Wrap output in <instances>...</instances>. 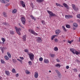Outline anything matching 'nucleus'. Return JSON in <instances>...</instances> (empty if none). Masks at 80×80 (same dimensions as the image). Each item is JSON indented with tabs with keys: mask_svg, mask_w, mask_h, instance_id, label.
<instances>
[{
	"mask_svg": "<svg viewBox=\"0 0 80 80\" xmlns=\"http://www.w3.org/2000/svg\"><path fill=\"white\" fill-rule=\"evenodd\" d=\"M12 72L13 73H16V71H15V69L14 68L12 70Z\"/></svg>",
	"mask_w": 80,
	"mask_h": 80,
	"instance_id": "72a5a7b5",
	"label": "nucleus"
},
{
	"mask_svg": "<svg viewBox=\"0 0 80 80\" xmlns=\"http://www.w3.org/2000/svg\"><path fill=\"white\" fill-rule=\"evenodd\" d=\"M60 32L61 30L59 29L56 30L55 31L56 34L57 35H59Z\"/></svg>",
	"mask_w": 80,
	"mask_h": 80,
	"instance_id": "9d476101",
	"label": "nucleus"
},
{
	"mask_svg": "<svg viewBox=\"0 0 80 80\" xmlns=\"http://www.w3.org/2000/svg\"><path fill=\"white\" fill-rule=\"evenodd\" d=\"M54 50L55 51L57 52L58 50V47H54Z\"/></svg>",
	"mask_w": 80,
	"mask_h": 80,
	"instance_id": "a878e982",
	"label": "nucleus"
},
{
	"mask_svg": "<svg viewBox=\"0 0 80 80\" xmlns=\"http://www.w3.org/2000/svg\"><path fill=\"white\" fill-rule=\"evenodd\" d=\"M42 24H43V25H44L45 24V22L44 21V20H42Z\"/></svg>",
	"mask_w": 80,
	"mask_h": 80,
	"instance_id": "3c124183",
	"label": "nucleus"
},
{
	"mask_svg": "<svg viewBox=\"0 0 80 80\" xmlns=\"http://www.w3.org/2000/svg\"><path fill=\"white\" fill-rule=\"evenodd\" d=\"M56 4L57 6H59V7H63V6L61 5L60 4H59L57 3H56Z\"/></svg>",
	"mask_w": 80,
	"mask_h": 80,
	"instance_id": "6ab92c4d",
	"label": "nucleus"
},
{
	"mask_svg": "<svg viewBox=\"0 0 80 80\" xmlns=\"http://www.w3.org/2000/svg\"><path fill=\"white\" fill-rule=\"evenodd\" d=\"M73 25L74 26V27L76 28L78 27V24L76 23H73Z\"/></svg>",
	"mask_w": 80,
	"mask_h": 80,
	"instance_id": "cd10ccee",
	"label": "nucleus"
},
{
	"mask_svg": "<svg viewBox=\"0 0 80 80\" xmlns=\"http://www.w3.org/2000/svg\"><path fill=\"white\" fill-rule=\"evenodd\" d=\"M6 1L8 2H10V1L9 0H6ZM5 0H2V2H1V3L5 4Z\"/></svg>",
	"mask_w": 80,
	"mask_h": 80,
	"instance_id": "412c9836",
	"label": "nucleus"
},
{
	"mask_svg": "<svg viewBox=\"0 0 80 80\" xmlns=\"http://www.w3.org/2000/svg\"><path fill=\"white\" fill-rule=\"evenodd\" d=\"M21 4L22 5V6L23 8H25L26 6L25 3L23 2L22 1H20Z\"/></svg>",
	"mask_w": 80,
	"mask_h": 80,
	"instance_id": "4468645a",
	"label": "nucleus"
},
{
	"mask_svg": "<svg viewBox=\"0 0 80 80\" xmlns=\"http://www.w3.org/2000/svg\"><path fill=\"white\" fill-rule=\"evenodd\" d=\"M10 34L12 35L14 34V31H11L10 32Z\"/></svg>",
	"mask_w": 80,
	"mask_h": 80,
	"instance_id": "e433bc0d",
	"label": "nucleus"
},
{
	"mask_svg": "<svg viewBox=\"0 0 80 80\" xmlns=\"http://www.w3.org/2000/svg\"><path fill=\"white\" fill-rule=\"evenodd\" d=\"M77 18L80 19V14H78L77 15Z\"/></svg>",
	"mask_w": 80,
	"mask_h": 80,
	"instance_id": "c03bdc74",
	"label": "nucleus"
},
{
	"mask_svg": "<svg viewBox=\"0 0 80 80\" xmlns=\"http://www.w3.org/2000/svg\"><path fill=\"white\" fill-rule=\"evenodd\" d=\"M25 73L27 75L30 74V72H29V71L27 70H26L25 71Z\"/></svg>",
	"mask_w": 80,
	"mask_h": 80,
	"instance_id": "7c9ffc66",
	"label": "nucleus"
},
{
	"mask_svg": "<svg viewBox=\"0 0 80 80\" xmlns=\"http://www.w3.org/2000/svg\"><path fill=\"white\" fill-rule=\"evenodd\" d=\"M26 35H25L22 37V40L23 41H26Z\"/></svg>",
	"mask_w": 80,
	"mask_h": 80,
	"instance_id": "ddd939ff",
	"label": "nucleus"
},
{
	"mask_svg": "<svg viewBox=\"0 0 80 80\" xmlns=\"http://www.w3.org/2000/svg\"><path fill=\"white\" fill-rule=\"evenodd\" d=\"M36 28H37V29H39V30H40V28H38V27H37Z\"/></svg>",
	"mask_w": 80,
	"mask_h": 80,
	"instance_id": "052dcab7",
	"label": "nucleus"
},
{
	"mask_svg": "<svg viewBox=\"0 0 80 80\" xmlns=\"http://www.w3.org/2000/svg\"><path fill=\"white\" fill-rule=\"evenodd\" d=\"M78 77H79V78H80V74L79 75Z\"/></svg>",
	"mask_w": 80,
	"mask_h": 80,
	"instance_id": "0e129e2a",
	"label": "nucleus"
},
{
	"mask_svg": "<svg viewBox=\"0 0 80 80\" xmlns=\"http://www.w3.org/2000/svg\"><path fill=\"white\" fill-rule=\"evenodd\" d=\"M62 28L63 29V30L65 31V32H67V30L65 29V28L63 26H62Z\"/></svg>",
	"mask_w": 80,
	"mask_h": 80,
	"instance_id": "4c0bfd02",
	"label": "nucleus"
},
{
	"mask_svg": "<svg viewBox=\"0 0 80 80\" xmlns=\"http://www.w3.org/2000/svg\"><path fill=\"white\" fill-rule=\"evenodd\" d=\"M7 54L9 58H11V54L9 52H7Z\"/></svg>",
	"mask_w": 80,
	"mask_h": 80,
	"instance_id": "c85d7f7f",
	"label": "nucleus"
},
{
	"mask_svg": "<svg viewBox=\"0 0 80 80\" xmlns=\"http://www.w3.org/2000/svg\"><path fill=\"white\" fill-rule=\"evenodd\" d=\"M17 60L18 61H19L21 64H22V60H21V59H17Z\"/></svg>",
	"mask_w": 80,
	"mask_h": 80,
	"instance_id": "f704fd0d",
	"label": "nucleus"
},
{
	"mask_svg": "<svg viewBox=\"0 0 80 80\" xmlns=\"http://www.w3.org/2000/svg\"><path fill=\"white\" fill-rule=\"evenodd\" d=\"M73 30H75L76 29V28L74 27V28H73Z\"/></svg>",
	"mask_w": 80,
	"mask_h": 80,
	"instance_id": "bf43d9fd",
	"label": "nucleus"
},
{
	"mask_svg": "<svg viewBox=\"0 0 80 80\" xmlns=\"http://www.w3.org/2000/svg\"><path fill=\"white\" fill-rule=\"evenodd\" d=\"M47 12L49 14V15L51 16L56 17L57 16L55 14V13H53L52 11L48 10Z\"/></svg>",
	"mask_w": 80,
	"mask_h": 80,
	"instance_id": "20e7f679",
	"label": "nucleus"
},
{
	"mask_svg": "<svg viewBox=\"0 0 80 80\" xmlns=\"http://www.w3.org/2000/svg\"><path fill=\"white\" fill-rule=\"evenodd\" d=\"M75 54L76 55H78L80 53V52H78V51H76V52H75Z\"/></svg>",
	"mask_w": 80,
	"mask_h": 80,
	"instance_id": "79ce46f5",
	"label": "nucleus"
},
{
	"mask_svg": "<svg viewBox=\"0 0 80 80\" xmlns=\"http://www.w3.org/2000/svg\"><path fill=\"white\" fill-rule=\"evenodd\" d=\"M55 67L60 68L61 67V65L60 64H57L55 66Z\"/></svg>",
	"mask_w": 80,
	"mask_h": 80,
	"instance_id": "bb28decb",
	"label": "nucleus"
},
{
	"mask_svg": "<svg viewBox=\"0 0 80 80\" xmlns=\"http://www.w3.org/2000/svg\"><path fill=\"white\" fill-rule=\"evenodd\" d=\"M28 55L30 60L33 61L34 59V57L33 54H32V53H30Z\"/></svg>",
	"mask_w": 80,
	"mask_h": 80,
	"instance_id": "7ed1b4c3",
	"label": "nucleus"
},
{
	"mask_svg": "<svg viewBox=\"0 0 80 80\" xmlns=\"http://www.w3.org/2000/svg\"><path fill=\"white\" fill-rule=\"evenodd\" d=\"M54 41L56 42H57L58 41V40L57 38H56L54 39Z\"/></svg>",
	"mask_w": 80,
	"mask_h": 80,
	"instance_id": "8fccbe9b",
	"label": "nucleus"
},
{
	"mask_svg": "<svg viewBox=\"0 0 80 80\" xmlns=\"http://www.w3.org/2000/svg\"><path fill=\"white\" fill-rule=\"evenodd\" d=\"M2 15L4 16V17H7V13L4 12H3L2 13Z\"/></svg>",
	"mask_w": 80,
	"mask_h": 80,
	"instance_id": "a211bd4d",
	"label": "nucleus"
},
{
	"mask_svg": "<svg viewBox=\"0 0 80 80\" xmlns=\"http://www.w3.org/2000/svg\"><path fill=\"white\" fill-rule=\"evenodd\" d=\"M38 73L37 72H35L34 75V78H37L38 77Z\"/></svg>",
	"mask_w": 80,
	"mask_h": 80,
	"instance_id": "f8f14e48",
	"label": "nucleus"
},
{
	"mask_svg": "<svg viewBox=\"0 0 80 80\" xmlns=\"http://www.w3.org/2000/svg\"><path fill=\"white\" fill-rule=\"evenodd\" d=\"M55 71L57 73L58 75L59 76H60L61 75V73L59 72V71L56 70H55Z\"/></svg>",
	"mask_w": 80,
	"mask_h": 80,
	"instance_id": "4be33fe9",
	"label": "nucleus"
},
{
	"mask_svg": "<svg viewBox=\"0 0 80 80\" xmlns=\"http://www.w3.org/2000/svg\"><path fill=\"white\" fill-rule=\"evenodd\" d=\"M30 6L32 8H33L34 7L33 4V3H31L30 4Z\"/></svg>",
	"mask_w": 80,
	"mask_h": 80,
	"instance_id": "a18cd8bd",
	"label": "nucleus"
},
{
	"mask_svg": "<svg viewBox=\"0 0 80 80\" xmlns=\"http://www.w3.org/2000/svg\"><path fill=\"white\" fill-rule=\"evenodd\" d=\"M65 18L67 19H69L73 18L72 15H65Z\"/></svg>",
	"mask_w": 80,
	"mask_h": 80,
	"instance_id": "423d86ee",
	"label": "nucleus"
},
{
	"mask_svg": "<svg viewBox=\"0 0 80 80\" xmlns=\"http://www.w3.org/2000/svg\"><path fill=\"white\" fill-rule=\"evenodd\" d=\"M18 24L19 26L20 27L22 28H23L24 29V27H23L22 25H21L20 23H18Z\"/></svg>",
	"mask_w": 80,
	"mask_h": 80,
	"instance_id": "37998d69",
	"label": "nucleus"
},
{
	"mask_svg": "<svg viewBox=\"0 0 80 80\" xmlns=\"http://www.w3.org/2000/svg\"><path fill=\"white\" fill-rule=\"evenodd\" d=\"M4 49V48L3 47H2L1 48V51L2 53H3L4 52V51H3Z\"/></svg>",
	"mask_w": 80,
	"mask_h": 80,
	"instance_id": "49530a36",
	"label": "nucleus"
},
{
	"mask_svg": "<svg viewBox=\"0 0 80 80\" xmlns=\"http://www.w3.org/2000/svg\"><path fill=\"white\" fill-rule=\"evenodd\" d=\"M79 42H80V37L79 38Z\"/></svg>",
	"mask_w": 80,
	"mask_h": 80,
	"instance_id": "e2e57ef3",
	"label": "nucleus"
},
{
	"mask_svg": "<svg viewBox=\"0 0 80 80\" xmlns=\"http://www.w3.org/2000/svg\"><path fill=\"white\" fill-rule=\"evenodd\" d=\"M66 27L67 28H70V26L68 24L66 25Z\"/></svg>",
	"mask_w": 80,
	"mask_h": 80,
	"instance_id": "a19ab883",
	"label": "nucleus"
},
{
	"mask_svg": "<svg viewBox=\"0 0 80 80\" xmlns=\"http://www.w3.org/2000/svg\"><path fill=\"white\" fill-rule=\"evenodd\" d=\"M72 6L73 9H74V10L75 11H77L78 10V8H77L76 7L75 5V4H72Z\"/></svg>",
	"mask_w": 80,
	"mask_h": 80,
	"instance_id": "1a4fd4ad",
	"label": "nucleus"
},
{
	"mask_svg": "<svg viewBox=\"0 0 80 80\" xmlns=\"http://www.w3.org/2000/svg\"><path fill=\"white\" fill-rule=\"evenodd\" d=\"M49 72H50V73H51V71H49Z\"/></svg>",
	"mask_w": 80,
	"mask_h": 80,
	"instance_id": "774afa93",
	"label": "nucleus"
},
{
	"mask_svg": "<svg viewBox=\"0 0 80 80\" xmlns=\"http://www.w3.org/2000/svg\"><path fill=\"white\" fill-rule=\"evenodd\" d=\"M17 12V9H14L12 11V13L13 14L16 13Z\"/></svg>",
	"mask_w": 80,
	"mask_h": 80,
	"instance_id": "f3484780",
	"label": "nucleus"
},
{
	"mask_svg": "<svg viewBox=\"0 0 80 80\" xmlns=\"http://www.w3.org/2000/svg\"><path fill=\"white\" fill-rule=\"evenodd\" d=\"M28 63L29 65H32V62H31V61H29L28 62Z\"/></svg>",
	"mask_w": 80,
	"mask_h": 80,
	"instance_id": "58836bf2",
	"label": "nucleus"
},
{
	"mask_svg": "<svg viewBox=\"0 0 80 80\" xmlns=\"http://www.w3.org/2000/svg\"><path fill=\"white\" fill-rule=\"evenodd\" d=\"M55 38V37L54 36V35H52V37H51V39L52 40H53L54 39V38Z\"/></svg>",
	"mask_w": 80,
	"mask_h": 80,
	"instance_id": "09e8293b",
	"label": "nucleus"
},
{
	"mask_svg": "<svg viewBox=\"0 0 80 80\" xmlns=\"http://www.w3.org/2000/svg\"><path fill=\"white\" fill-rule=\"evenodd\" d=\"M28 31L30 33H32L35 36H38V34L36 33L32 29H29Z\"/></svg>",
	"mask_w": 80,
	"mask_h": 80,
	"instance_id": "f257e3e1",
	"label": "nucleus"
},
{
	"mask_svg": "<svg viewBox=\"0 0 80 80\" xmlns=\"http://www.w3.org/2000/svg\"><path fill=\"white\" fill-rule=\"evenodd\" d=\"M78 21L80 23V20H79Z\"/></svg>",
	"mask_w": 80,
	"mask_h": 80,
	"instance_id": "338daca9",
	"label": "nucleus"
},
{
	"mask_svg": "<svg viewBox=\"0 0 80 80\" xmlns=\"http://www.w3.org/2000/svg\"><path fill=\"white\" fill-rule=\"evenodd\" d=\"M49 55L52 58H53L55 56V54H49Z\"/></svg>",
	"mask_w": 80,
	"mask_h": 80,
	"instance_id": "c756f323",
	"label": "nucleus"
},
{
	"mask_svg": "<svg viewBox=\"0 0 80 80\" xmlns=\"http://www.w3.org/2000/svg\"><path fill=\"white\" fill-rule=\"evenodd\" d=\"M56 60H57V61L58 62H60V60H59V59H56Z\"/></svg>",
	"mask_w": 80,
	"mask_h": 80,
	"instance_id": "4d7b16f0",
	"label": "nucleus"
},
{
	"mask_svg": "<svg viewBox=\"0 0 80 80\" xmlns=\"http://www.w3.org/2000/svg\"><path fill=\"white\" fill-rule=\"evenodd\" d=\"M70 50L74 54H75V52L76 51V49L73 48H70Z\"/></svg>",
	"mask_w": 80,
	"mask_h": 80,
	"instance_id": "6e6552de",
	"label": "nucleus"
},
{
	"mask_svg": "<svg viewBox=\"0 0 80 80\" xmlns=\"http://www.w3.org/2000/svg\"><path fill=\"white\" fill-rule=\"evenodd\" d=\"M30 17L32 18V19L34 20L35 21H36V18H35L34 17H33L32 15H31Z\"/></svg>",
	"mask_w": 80,
	"mask_h": 80,
	"instance_id": "b1692460",
	"label": "nucleus"
},
{
	"mask_svg": "<svg viewBox=\"0 0 80 80\" xmlns=\"http://www.w3.org/2000/svg\"><path fill=\"white\" fill-rule=\"evenodd\" d=\"M2 0H0V1L1 2H2Z\"/></svg>",
	"mask_w": 80,
	"mask_h": 80,
	"instance_id": "69168bd1",
	"label": "nucleus"
},
{
	"mask_svg": "<svg viewBox=\"0 0 80 80\" xmlns=\"http://www.w3.org/2000/svg\"><path fill=\"white\" fill-rule=\"evenodd\" d=\"M39 61L41 62L43 61V58H40L39 59Z\"/></svg>",
	"mask_w": 80,
	"mask_h": 80,
	"instance_id": "de8ad7c7",
	"label": "nucleus"
},
{
	"mask_svg": "<svg viewBox=\"0 0 80 80\" xmlns=\"http://www.w3.org/2000/svg\"><path fill=\"white\" fill-rule=\"evenodd\" d=\"M54 37H58V36L57 35H54Z\"/></svg>",
	"mask_w": 80,
	"mask_h": 80,
	"instance_id": "680f3d73",
	"label": "nucleus"
},
{
	"mask_svg": "<svg viewBox=\"0 0 80 80\" xmlns=\"http://www.w3.org/2000/svg\"><path fill=\"white\" fill-rule=\"evenodd\" d=\"M19 58L22 60H23L24 59L23 57H19Z\"/></svg>",
	"mask_w": 80,
	"mask_h": 80,
	"instance_id": "603ef678",
	"label": "nucleus"
},
{
	"mask_svg": "<svg viewBox=\"0 0 80 80\" xmlns=\"http://www.w3.org/2000/svg\"><path fill=\"white\" fill-rule=\"evenodd\" d=\"M5 73L8 76H10V73L8 71H6Z\"/></svg>",
	"mask_w": 80,
	"mask_h": 80,
	"instance_id": "dca6fc26",
	"label": "nucleus"
},
{
	"mask_svg": "<svg viewBox=\"0 0 80 80\" xmlns=\"http://www.w3.org/2000/svg\"><path fill=\"white\" fill-rule=\"evenodd\" d=\"M19 76V75L18 74H17L16 75V77H18Z\"/></svg>",
	"mask_w": 80,
	"mask_h": 80,
	"instance_id": "13d9d810",
	"label": "nucleus"
},
{
	"mask_svg": "<svg viewBox=\"0 0 80 80\" xmlns=\"http://www.w3.org/2000/svg\"><path fill=\"white\" fill-rule=\"evenodd\" d=\"M62 5L64 6L67 9H69V8L68 6V5L65 3H63Z\"/></svg>",
	"mask_w": 80,
	"mask_h": 80,
	"instance_id": "9b49d317",
	"label": "nucleus"
},
{
	"mask_svg": "<svg viewBox=\"0 0 80 80\" xmlns=\"http://www.w3.org/2000/svg\"><path fill=\"white\" fill-rule=\"evenodd\" d=\"M12 61L14 63H16L17 62V60L15 59H12Z\"/></svg>",
	"mask_w": 80,
	"mask_h": 80,
	"instance_id": "2f4dec72",
	"label": "nucleus"
},
{
	"mask_svg": "<svg viewBox=\"0 0 80 80\" xmlns=\"http://www.w3.org/2000/svg\"><path fill=\"white\" fill-rule=\"evenodd\" d=\"M3 24L5 25H8V23L5 22H3Z\"/></svg>",
	"mask_w": 80,
	"mask_h": 80,
	"instance_id": "864d4df0",
	"label": "nucleus"
},
{
	"mask_svg": "<svg viewBox=\"0 0 80 80\" xmlns=\"http://www.w3.org/2000/svg\"><path fill=\"white\" fill-rule=\"evenodd\" d=\"M1 62L2 64H5V61H4V60H3V59H1Z\"/></svg>",
	"mask_w": 80,
	"mask_h": 80,
	"instance_id": "5701e85b",
	"label": "nucleus"
},
{
	"mask_svg": "<svg viewBox=\"0 0 80 80\" xmlns=\"http://www.w3.org/2000/svg\"><path fill=\"white\" fill-rule=\"evenodd\" d=\"M37 2L38 3H41L43 2L44 0H36Z\"/></svg>",
	"mask_w": 80,
	"mask_h": 80,
	"instance_id": "aec40b11",
	"label": "nucleus"
},
{
	"mask_svg": "<svg viewBox=\"0 0 80 80\" xmlns=\"http://www.w3.org/2000/svg\"><path fill=\"white\" fill-rule=\"evenodd\" d=\"M24 51L26 52H27V53L28 52V49H24Z\"/></svg>",
	"mask_w": 80,
	"mask_h": 80,
	"instance_id": "ea45409f",
	"label": "nucleus"
},
{
	"mask_svg": "<svg viewBox=\"0 0 80 80\" xmlns=\"http://www.w3.org/2000/svg\"><path fill=\"white\" fill-rule=\"evenodd\" d=\"M1 40L3 42V43L4 44V42H5V38H2Z\"/></svg>",
	"mask_w": 80,
	"mask_h": 80,
	"instance_id": "393cba45",
	"label": "nucleus"
},
{
	"mask_svg": "<svg viewBox=\"0 0 80 80\" xmlns=\"http://www.w3.org/2000/svg\"><path fill=\"white\" fill-rule=\"evenodd\" d=\"M73 70H74V71H75V72H77V69H74Z\"/></svg>",
	"mask_w": 80,
	"mask_h": 80,
	"instance_id": "5fc2aeb1",
	"label": "nucleus"
},
{
	"mask_svg": "<svg viewBox=\"0 0 80 80\" xmlns=\"http://www.w3.org/2000/svg\"><path fill=\"white\" fill-rule=\"evenodd\" d=\"M73 42V40H72L71 41H70L69 40H68V42L70 44H71Z\"/></svg>",
	"mask_w": 80,
	"mask_h": 80,
	"instance_id": "473e14b6",
	"label": "nucleus"
},
{
	"mask_svg": "<svg viewBox=\"0 0 80 80\" xmlns=\"http://www.w3.org/2000/svg\"><path fill=\"white\" fill-rule=\"evenodd\" d=\"M66 69H68L69 68V67L68 66H67L66 67Z\"/></svg>",
	"mask_w": 80,
	"mask_h": 80,
	"instance_id": "6e6d98bb",
	"label": "nucleus"
},
{
	"mask_svg": "<svg viewBox=\"0 0 80 80\" xmlns=\"http://www.w3.org/2000/svg\"><path fill=\"white\" fill-rule=\"evenodd\" d=\"M5 58L6 60H8V59H9L8 57V56H5Z\"/></svg>",
	"mask_w": 80,
	"mask_h": 80,
	"instance_id": "c9c22d12",
	"label": "nucleus"
},
{
	"mask_svg": "<svg viewBox=\"0 0 80 80\" xmlns=\"http://www.w3.org/2000/svg\"><path fill=\"white\" fill-rule=\"evenodd\" d=\"M37 41L38 43H41L42 42V39L40 37H38Z\"/></svg>",
	"mask_w": 80,
	"mask_h": 80,
	"instance_id": "0eeeda50",
	"label": "nucleus"
},
{
	"mask_svg": "<svg viewBox=\"0 0 80 80\" xmlns=\"http://www.w3.org/2000/svg\"><path fill=\"white\" fill-rule=\"evenodd\" d=\"M15 29L16 31L17 32V33L19 35H20V32L21 31V29L20 28H18V27L17 26H15Z\"/></svg>",
	"mask_w": 80,
	"mask_h": 80,
	"instance_id": "f03ea898",
	"label": "nucleus"
},
{
	"mask_svg": "<svg viewBox=\"0 0 80 80\" xmlns=\"http://www.w3.org/2000/svg\"><path fill=\"white\" fill-rule=\"evenodd\" d=\"M44 62L46 64L49 63V61H48V59H45L44 60Z\"/></svg>",
	"mask_w": 80,
	"mask_h": 80,
	"instance_id": "2eb2a0df",
	"label": "nucleus"
},
{
	"mask_svg": "<svg viewBox=\"0 0 80 80\" xmlns=\"http://www.w3.org/2000/svg\"><path fill=\"white\" fill-rule=\"evenodd\" d=\"M21 21H22V24L23 25H24L25 24V21H26V20H25L24 17H22L21 18Z\"/></svg>",
	"mask_w": 80,
	"mask_h": 80,
	"instance_id": "39448f33",
	"label": "nucleus"
}]
</instances>
